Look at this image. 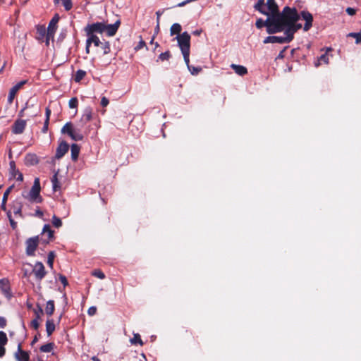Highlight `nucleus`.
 <instances>
[{
	"instance_id": "nucleus-57",
	"label": "nucleus",
	"mask_w": 361,
	"mask_h": 361,
	"mask_svg": "<svg viewBox=\"0 0 361 361\" xmlns=\"http://www.w3.org/2000/svg\"><path fill=\"white\" fill-rule=\"evenodd\" d=\"M45 114H46V119L45 120H49V117H50V115H51V110L49 108L46 109Z\"/></svg>"
},
{
	"instance_id": "nucleus-50",
	"label": "nucleus",
	"mask_w": 361,
	"mask_h": 361,
	"mask_svg": "<svg viewBox=\"0 0 361 361\" xmlns=\"http://www.w3.org/2000/svg\"><path fill=\"white\" fill-rule=\"evenodd\" d=\"M6 325V320L4 317H0V328H4Z\"/></svg>"
},
{
	"instance_id": "nucleus-1",
	"label": "nucleus",
	"mask_w": 361,
	"mask_h": 361,
	"mask_svg": "<svg viewBox=\"0 0 361 361\" xmlns=\"http://www.w3.org/2000/svg\"><path fill=\"white\" fill-rule=\"evenodd\" d=\"M287 16H291V18H289L290 17H284L279 21L283 27L281 32L284 31V36H268L264 39V44H284L289 43L293 40L295 32L302 27L301 24L297 23L300 19V15L296 8H293L290 11V13L287 14Z\"/></svg>"
},
{
	"instance_id": "nucleus-6",
	"label": "nucleus",
	"mask_w": 361,
	"mask_h": 361,
	"mask_svg": "<svg viewBox=\"0 0 361 361\" xmlns=\"http://www.w3.org/2000/svg\"><path fill=\"white\" fill-rule=\"evenodd\" d=\"M82 127L83 126L80 123L78 126L73 127L71 122H68L62 128L61 133L68 134L75 141H80L83 139V135L81 133Z\"/></svg>"
},
{
	"instance_id": "nucleus-2",
	"label": "nucleus",
	"mask_w": 361,
	"mask_h": 361,
	"mask_svg": "<svg viewBox=\"0 0 361 361\" xmlns=\"http://www.w3.org/2000/svg\"><path fill=\"white\" fill-rule=\"evenodd\" d=\"M293 8H290L289 6H286L283 8L281 13H269V15H267V18L266 20H263L262 18L257 19L255 25L259 29L266 27L267 32L269 34L281 32L283 27L279 23V21H281L283 18L288 17L287 14H289L290 11Z\"/></svg>"
},
{
	"instance_id": "nucleus-5",
	"label": "nucleus",
	"mask_w": 361,
	"mask_h": 361,
	"mask_svg": "<svg viewBox=\"0 0 361 361\" xmlns=\"http://www.w3.org/2000/svg\"><path fill=\"white\" fill-rule=\"evenodd\" d=\"M40 189L39 180L35 178L30 190L28 192H23L22 196L30 203H40L42 201Z\"/></svg>"
},
{
	"instance_id": "nucleus-30",
	"label": "nucleus",
	"mask_w": 361,
	"mask_h": 361,
	"mask_svg": "<svg viewBox=\"0 0 361 361\" xmlns=\"http://www.w3.org/2000/svg\"><path fill=\"white\" fill-rule=\"evenodd\" d=\"M322 62H324V63H326V64H327V63H329V56H328V55H327V54H326H326H322V55L319 57V59H318V61H317V62H315V64H314V65H315V66H316V67H318V66L320 65V63H321Z\"/></svg>"
},
{
	"instance_id": "nucleus-17",
	"label": "nucleus",
	"mask_w": 361,
	"mask_h": 361,
	"mask_svg": "<svg viewBox=\"0 0 361 361\" xmlns=\"http://www.w3.org/2000/svg\"><path fill=\"white\" fill-rule=\"evenodd\" d=\"M0 288L4 295L9 298L11 296L8 281L3 279L0 280Z\"/></svg>"
},
{
	"instance_id": "nucleus-40",
	"label": "nucleus",
	"mask_w": 361,
	"mask_h": 361,
	"mask_svg": "<svg viewBox=\"0 0 361 361\" xmlns=\"http://www.w3.org/2000/svg\"><path fill=\"white\" fill-rule=\"evenodd\" d=\"M78 102L76 97H73L69 100L68 106L71 109H74L78 106Z\"/></svg>"
},
{
	"instance_id": "nucleus-62",
	"label": "nucleus",
	"mask_w": 361,
	"mask_h": 361,
	"mask_svg": "<svg viewBox=\"0 0 361 361\" xmlns=\"http://www.w3.org/2000/svg\"><path fill=\"white\" fill-rule=\"evenodd\" d=\"M140 356H141V357L142 358V360H143L144 361H146V360H147V359H146V357H145V354H143V353H142V354H141V355H140Z\"/></svg>"
},
{
	"instance_id": "nucleus-46",
	"label": "nucleus",
	"mask_w": 361,
	"mask_h": 361,
	"mask_svg": "<svg viewBox=\"0 0 361 361\" xmlns=\"http://www.w3.org/2000/svg\"><path fill=\"white\" fill-rule=\"evenodd\" d=\"M59 279L60 281L61 282V283H63V285L64 286H66L68 285V281L65 276L61 274V275H59Z\"/></svg>"
},
{
	"instance_id": "nucleus-51",
	"label": "nucleus",
	"mask_w": 361,
	"mask_h": 361,
	"mask_svg": "<svg viewBox=\"0 0 361 361\" xmlns=\"http://www.w3.org/2000/svg\"><path fill=\"white\" fill-rule=\"evenodd\" d=\"M145 46V42L143 40H140L137 46L135 48V50H139Z\"/></svg>"
},
{
	"instance_id": "nucleus-56",
	"label": "nucleus",
	"mask_w": 361,
	"mask_h": 361,
	"mask_svg": "<svg viewBox=\"0 0 361 361\" xmlns=\"http://www.w3.org/2000/svg\"><path fill=\"white\" fill-rule=\"evenodd\" d=\"M5 348L4 345H0V357H3L5 354Z\"/></svg>"
},
{
	"instance_id": "nucleus-36",
	"label": "nucleus",
	"mask_w": 361,
	"mask_h": 361,
	"mask_svg": "<svg viewBox=\"0 0 361 361\" xmlns=\"http://www.w3.org/2000/svg\"><path fill=\"white\" fill-rule=\"evenodd\" d=\"M8 342V338L5 332L0 331V345H6Z\"/></svg>"
},
{
	"instance_id": "nucleus-4",
	"label": "nucleus",
	"mask_w": 361,
	"mask_h": 361,
	"mask_svg": "<svg viewBox=\"0 0 361 361\" xmlns=\"http://www.w3.org/2000/svg\"><path fill=\"white\" fill-rule=\"evenodd\" d=\"M185 63H190V35L184 32L176 37Z\"/></svg>"
},
{
	"instance_id": "nucleus-38",
	"label": "nucleus",
	"mask_w": 361,
	"mask_h": 361,
	"mask_svg": "<svg viewBox=\"0 0 361 361\" xmlns=\"http://www.w3.org/2000/svg\"><path fill=\"white\" fill-rule=\"evenodd\" d=\"M26 161L30 162L31 164H35L37 163V159L34 154H28L26 157Z\"/></svg>"
},
{
	"instance_id": "nucleus-53",
	"label": "nucleus",
	"mask_w": 361,
	"mask_h": 361,
	"mask_svg": "<svg viewBox=\"0 0 361 361\" xmlns=\"http://www.w3.org/2000/svg\"><path fill=\"white\" fill-rule=\"evenodd\" d=\"M97 312V308L95 307H91L88 309V314L90 315H94Z\"/></svg>"
},
{
	"instance_id": "nucleus-54",
	"label": "nucleus",
	"mask_w": 361,
	"mask_h": 361,
	"mask_svg": "<svg viewBox=\"0 0 361 361\" xmlns=\"http://www.w3.org/2000/svg\"><path fill=\"white\" fill-rule=\"evenodd\" d=\"M6 202L7 201H4V200H2V202H1V208L3 211L6 212L7 213V209H6Z\"/></svg>"
},
{
	"instance_id": "nucleus-41",
	"label": "nucleus",
	"mask_w": 361,
	"mask_h": 361,
	"mask_svg": "<svg viewBox=\"0 0 361 361\" xmlns=\"http://www.w3.org/2000/svg\"><path fill=\"white\" fill-rule=\"evenodd\" d=\"M92 275L100 279H104L105 278L104 274L101 270H99V269L94 270L92 272Z\"/></svg>"
},
{
	"instance_id": "nucleus-10",
	"label": "nucleus",
	"mask_w": 361,
	"mask_h": 361,
	"mask_svg": "<svg viewBox=\"0 0 361 361\" xmlns=\"http://www.w3.org/2000/svg\"><path fill=\"white\" fill-rule=\"evenodd\" d=\"M27 82V80H22L16 84L12 88H11L8 95V103L12 104L17 92Z\"/></svg>"
},
{
	"instance_id": "nucleus-34",
	"label": "nucleus",
	"mask_w": 361,
	"mask_h": 361,
	"mask_svg": "<svg viewBox=\"0 0 361 361\" xmlns=\"http://www.w3.org/2000/svg\"><path fill=\"white\" fill-rule=\"evenodd\" d=\"M54 257H55L54 252H50L49 253L48 257H47V264H48L49 267L51 269L53 268Z\"/></svg>"
},
{
	"instance_id": "nucleus-28",
	"label": "nucleus",
	"mask_w": 361,
	"mask_h": 361,
	"mask_svg": "<svg viewBox=\"0 0 361 361\" xmlns=\"http://www.w3.org/2000/svg\"><path fill=\"white\" fill-rule=\"evenodd\" d=\"M86 75V72L85 71H82V70H78L76 71L75 73V81L78 82H80L81 80L83 79V78Z\"/></svg>"
},
{
	"instance_id": "nucleus-19",
	"label": "nucleus",
	"mask_w": 361,
	"mask_h": 361,
	"mask_svg": "<svg viewBox=\"0 0 361 361\" xmlns=\"http://www.w3.org/2000/svg\"><path fill=\"white\" fill-rule=\"evenodd\" d=\"M231 68L239 75H244L247 73V68L241 65L231 64Z\"/></svg>"
},
{
	"instance_id": "nucleus-13",
	"label": "nucleus",
	"mask_w": 361,
	"mask_h": 361,
	"mask_svg": "<svg viewBox=\"0 0 361 361\" xmlns=\"http://www.w3.org/2000/svg\"><path fill=\"white\" fill-rule=\"evenodd\" d=\"M26 126V121L22 119L16 120L13 126H12V132L14 134H21L23 133Z\"/></svg>"
},
{
	"instance_id": "nucleus-7",
	"label": "nucleus",
	"mask_w": 361,
	"mask_h": 361,
	"mask_svg": "<svg viewBox=\"0 0 361 361\" xmlns=\"http://www.w3.org/2000/svg\"><path fill=\"white\" fill-rule=\"evenodd\" d=\"M59 20V16L58 14H56L51 21L49 23L48 27H47V45H49V39H53L55 32L57 29V23Z\"/></svg>"
},
{
	"instance_id": "nucleus-44",
	"label": "nucleus",
	"mask_w": 361,
	"mask_h": 361,
	"mask_svg": "<svg viewBox=\"0 0 361 361\" xmlns=\"http://www.w3.org/2000/svg\"><path fill=\"white\" fill-rule=\"evenodd\" d=\"M349 36L355 37L356 39L357 44L361 42V35L360 33L352 32L349 34Z\"/></svg>"
},
{
	"instance_id": "nucleus-37",
	"label": "nucleus",
	"mask_w": 361,
	"mask_h": 361,
	"mask_svg": "<svg viewBox=\"0 0 361 361\" xmlns=\"http://www.w3.org/2000/svg\"><path fill=\"white\" fill-rule=\"evenodd\" d=\"M52 224L56 228H59L61 226L62 222H61V220L59 217L54 215L52 217Z\"/></svg>"
},
{
	"instance_id": "nucleus-25",
	"label": "nucleus",
	"mask_w": 361,
	"mask_h": 361,
	"mask_svg": "<svg viewBox=\"0 0 361 361\" xmlns=\"http://www.w3.org/2000/svg\"><path fill=\"white\" fill-rule=\"evenodd\" d=\"M182 27L181 25L179 23H174L171 25L170 28V33L171 35H180V32H181Z\"/></svg>"
},
{
	"instance_id": "nucleus-63",
	"label": "nucleus",
	"mask_w": 361,
	"mask_h": 361,
	"mask_svg": "<svg viewBox=\"0 0 361 361\" xmlns=\"http://www.w3.org/2000/svg\"><path fill=\"white\" fill-rule=\"evenodd\" d=\"M93 361H99V360L97 357H92Z\"/></svg>"
},
{
	"instance_id": "nucleus-16",
	"label": "nucleus",
	"mask_w": 361,
	"mask_h": 361,
	"mask_svg": "<svg viewBox=\"0 0 361 361\" xmlns=\"http://www.w3.org/2000/svg\"><path fill=\"white\" fill-rule=\"evenodd\" d=\"M10 173L11 176L18 181L23 180V176L21 172L16 167V164L13 161H11L10 164Z\"/></svg>"
},
{
	"instance_id": "nucleus-55",
	"label": "nucleus",
	"mask_w": 361,
	"mask_h": 361,
	"mask_svg": "<svg viewBox=\"0 0 361 361\" xmlns=\"http://www.w3.org/2000/svg\"><path fill=\"white\" fill-rule=\"evenodd\" d=\"M35 216L38 217H42L43 216V212L39 209V208L37 207V209L35 211Z\"/></svg>"
},
{
	"instance_id": "nucleus-49",
	"label": "nucleus",
	"mask_w": 361,
	"mask_h": 361,
	"mask_svg": "<svg viewBox=\"0 0 361 361\" xmlns=\"http://www.w3.org/2000/svg\"><path fill=\"white\" fill-rule=\"evenodd\" d=\"M49 120H45V121H44V126H43V128H42V132L43 133H46L47 132V130H48V126H49Z\"/></svg>"
},
{
	"instance_id": "nucleus-29",
	"label": "nucleus",
	"mask_w": 361,
	"mask_h": 361,
	"mask_svg": "<svg viewBox=\"0 0 361 361\" xmlns=\"http://www.w3.org/2000/svg\"><path fill=\"white\" fill-rule=\"evenodd\" d=\"M186 65H187V67H188L189 71L193 75H197L202 71V68L201 67L192 66L190 65L189 63H186Z\"/></svg>"
},
{
	"instance_id": "nucleus-9",
	"label": "nucleus",
	"mask_w": 361,
	"mask_h": 361,
	"mask_svg": "<svg viewBox=\"0 0 361 361\" xmlns=\"http://www.w3.org/2000/svg\"><path fill=\"white\" fill-rule=\"evenodd\" d=\"M32 272L36 279L38 281H41L47 274L44 264L40 262L35 263L32 269Z\"/></svg>"
},
{
	"instance_id": "nucleus-12",
	"label": "nucleus",
	"mask_w": 361,
	"mask_h": 361,
	"mask_svg": "<svg viewBox=\"0 0 361 361\" xmlns=\"http://www.w3.org/2000/svg\"><path fill=\"white\" fill-rule=\"evenodd\" d=\"M300 16H301L302 18L304 20H305V23L303 27V29L305 31H308L312 25V21H313L312 15L307 11H302L300 13Z\"/></svg>"
},
{
	"instance_id": "nucleus-52",
	"label": "nucleus",
	"mask_w": 361,
	"mask_h": 361,
	"mask_svg": "<svg viewBox=\"0 0 361 361\" xmlns=\"http://www.w3.org/2000/svg\"><path fill=\"white\" fill-rule=\"evenodd\" d=\"M346 13L350 16H353L355 14V10L353 8L348 7L346 8Z\"/></svg>"
},
{
	"instance_id": "nucleus-24",
	"label": "nucleus",
	"mask_w": 361,
	"mask_h": 361,
	"mask_svg": "<svg viewBox=\"0 0 361 361\" xmlns=\"http://www.w3.org/2000/svg\"><path fill=\"white\" fill-rule=\"evenodd\" d=\"M42 234L47 235V240H46L47 243H48L49 240L53 238V231H51L49 225L46 224L44 226Z\"/></svg>"
},
{
	"instance_id": "nucleus-59",
	"label": "nucleus",
	"mask_w": 361,
	"mask_h": 361,
	"mask_svg": "<svg viewBox=\"0 0 361 361\" xmlns=\"http://www.w3.org/2000/svg\"><path fill=\"white\" fill-rule=\"evenodd\" d=\"M202 30L201 29L200 30H196L195 31L192 32V34L195 36H199L201 35Z\"/></svg>"
},
{
	"instance_id": "nucleus-22",
	"label": "nucleus",
	"mask_w": 361,
	"mask_h": 361,
	"mask_svg": "<svg viewBox=\"0 0 361 361\" xmlns=\"http://www.w3.org/2000/svg\"><path fill=\"white\" fill-rule=\"evenodd\" d=\"M54 301L52 300L47 301L45 308L46 314L49 316H51L54 312Z\"/></svg>"
},
{
	"instance_id": "nucleus-42",
	"label": "nucleus",
	"mask_w": 361,
	"mask_h": 361,
	"mask_svg": "<svg viewBox=\"0 0 361 361\" xmlns=\"http://www.w3.org/2000/svg\"><path fill=\"white\" fill-rule=\"evenodd\" d=\"M170 56H171V54H170L169 51H166L159 54V59L161 61H165V60H168L170 58Z\"/></svg>"
},
{
	"instance_id": "nucleus-47",
	"label": "nucleus",
	"mask_w": 361,
	"mask_h": 361,
	"mask_svg": "<svg viewBox=\"0 0 361 361\" xmlns=\"http://www.w3.org/2000/svg\"><path fill=\"white\" fill-rule=\"evenodd\" d=\"M39 319H34L32 322H31V326L35 329H37L39 328Z\"/></svg>"
},
{
	"instance_id": "nucleus-18",
	"label": "nucleus",
	"mask_w": 361,
	"mask_h": 361,
	"mask_svg": "<svg viewBox=\"0 0 361 361\" xmlns=\"http://www.w3.org/2000/svg\"><path fill=\"white\" fill-rule=\"evenodd\" d=\"M92 117V111L90 107H87L85 109L84 113L81 117L80 123L84 126V124L89 122Z\"/></svg>"
},
{
	"instance_id": "nucleus-39",
	"label": "nucleus",
	"mask_w": 361,
	"mask_h": 361,
	"mask_svg": "<svg viewBox=\"0 0 361 361\" xmlns=\"http://www.w3.org/2000/svg\"><path fill=\"white\" fill-rule=\"evenodd\" d=\"M7 217L9 219L11 226L15 229L17 227V223L12 218L11 211H7Z\"/></svg>"
},
{
	"instance_id": "nucleus-8",
	"label": "nucleus",
	"mask_w": 361,
	"mask_h": 361,
	"mask_svg": "<svg viewBox=\"0 0 361 361\" xmlns=\"http://www.w3.org/2000/svg\"><path fill=\"white\" fill-rule=\"evenodd\" d=\"M39 237L35 236L28 238L26 242V254L28 256H34L35 250L38 246Z\"/></svg>"
},
{
	"instance_id": "nucleus-27",
	"label": "nucleus",
	"mask_w": 361,
	"mask_h": 361,
	"mask_svg": "<svg viewBox=\"0 0 361 361\" xmlns=\"http://www.w3.org/2000/svg\"><path fill=\"white\" fill-rule=\"evenodd\" d=\"M54 344L49 343L40 347V350L43 353H50L54 349Z\"/></svg>"
},
{
	"instance_id": "nucleus-45",
	"label": "nucleus",
	"mask_w": 361,
	"mask_h": 361,
	"mask_svg": "<svg viewBox=\"0 0 361 361\" xmlns=\"http://www.w3.org/2000/svg\"><path fill=\"white\" fill-rule=\"evenodd\" d=\"M12 189H13V186H10L9 188H8L6 189V190L4 192L2 200H4V201H7L8 197L9 194L11 193Z\"/></svg>"
},
{
	"instance_id": "nucleus-48",
	"label": "nucleus",
	"mask_w": 361,
	"mask_h": 361,
	"mask_svg": "<svg viewBox=\"0 0 361 361\" xmlns=\"http://www.w3.org/2000/svg\"><path fill=\"white\" fill-rule=\"evenodd\" d=\"M109 103V99L105 97H103L101 99V105L104 107H106Z\"/></svg>"
},
{
	"instance_id": "nucleus-60",
	"label": "nucleus",
	"mask_w": 361,
	"mask_h": 361,
	"mask_svg": "<svg viewBox=\"0 0 361 361\" xmlns=\"http://www.w3.org/2000/svg\"><path fill=\"white\" fill-rule=\"evenodd\" d=\"M90 44H86V48H85V50H86V52L87 53H89L90 52Z\"/></svg>"
},
{
	"instance_id": "nucleus-31",
	"label": "nucleus",
	"mask_w": 361,
	"mask_h": 361,
	"mask_svg": "<svg viewBox=\"0 0 361 361\" xmlns=\"http://www.w3.org/2000/svg\"><path fill=\"white\" fill-rule=\"evenodd\" d=\"M130 343L132 344H139L140 345H143V342L140 338V336L138 334H135L133 338L130 339Z\"/></svg>"
},
{
	"instance_id": "nucleus-11",
	"label": "nucleus",
	"mask_w": 361,
	"mask_h": 361,
	"mask_svg": "<svg viewBox=\"0 0 361 361\" xmlns=\"http://www.w3.org/2000/svg\"><path fill=\"white\" fill-rule=\"evenodd\" d=\"M23 203L21 202L20 198H16L13 200L11 204V209L13 210V214L16 216H18L21 218L23 217L22 210H23Z\"/></svg>"
},
{
	"instance_id": "nucleus-3",
	"label": "nucleus",
	"mask_w": 361,
	"mask_h": 361,
	"mask_svg": "<svg viewBox=\"0 0 361 361\" xmlns=\"http://www.w3.org/2000/svg\"><path fill=\"white\" fill-rule=\"evenodd\" d=\"M121 24L120 20H116L113 24H106L104 22H97L88 24L84 29L86 35H96V33H106V35L114 36Z\"/></svg>"
},
{
	"instance_id": "nucleus-43",
	"label": "nucleus",
	"mask_w": 361,
	"mask_h": 361,
	"mask_svg": "<svg viewBox=\"0 0 361 361\" xmlns=\"http://www.w3.org/2000/svg\"><path fill=\"white\" fill-rule=\"evenodd\" d=\"M34 312L35 314V319H39L41 315L43 314V310L40 307H38L37 309L34 310Z\"/></svg>"
},
{
	"instance_id": "nucleus-26",
	"label": "nucleus",
	"mask_w": 361,
	"mask_h": 361,
	"mask_svg": "<svg viewBox=\"0 0 361 361\" xmlns=\"http://www.w3.org/2000/svg\"><path fill=\"white\" fill-rule=\"evenodd\" d=\"M100 47L104 55L109 54L111 51L109 42L106 40L102 41Z\"/></svg>"
},
{
	"instance_id": "nucleus-32",
	"label": "nucleus",
	"mask_w": 361,
	"mask_h": 361,
	"mask_svg": "<svg viewBox=\"0 0 361 361\" xmlns=\"http://www.w3.org/2000/svg\"><path fill=\"white\" fill-rule=\"evenodd\" d=\"M37 33L39 35L38 39H41L45 36L47 37V30L43 27H37Z\"/></svg>"
},
{
	"instance_id": "nucleus-14",
	"label": "nucleus",
	"mask_w": 361,
	"mask_h": 361,
	"mask_svg": "<svg viewBox=\"0 0 361 361\" xmlns=\"http://www.w3.org/2000/svg\"><path fill=\"white\" fill-rule=\"evenodd\" d=\"M15 357L18 361H29L30 360L29 353L22 350L21 343H19L18 345V350L15 353Z\"/></svg>"
},
{
	"instance_id": "nucleus-21",
	"label": "nucleus",
	"mask_w": 361,
	"mask_h": 361,
	"mask_svg": "<svg viewBox=\"0 0 361 361\" xmlns=\"http://www.w3.org/2000/svg\"><path fill=\"white\" fill-rule=\"evenodd\" d=\"M71 159L73 161H76L78 159L79 153H80V147L77 144H73L71 146Z\"/></svg>"
},
{
	"instance_id": "nucleus-15",
	"label": "nucleus",
	"mask_w": 361,
	"mask_h": 361,
	"mask_svg": "<svg viewBox=\"0 0 361 361\" xmlns=\"http://www.w3.org/2000/svg\"><path fill=\"white\" fill-rule=\"evenodd\" d=\"M69 145L65 141L61 142L56 149V158L59 159L68 152Z\"/></svg>"
},
{
	"instance_id": "nucleus-20",
	"label": "nucleus",
	"mask_w": 361,
	"mask_h": 361,
	"mask_svg": "<svg viewBox=\"0 0 361 361\" xmlns=\"http://www.w3.org/2000/svg\"><path fill=\"white\" fill-rule=\"evenodd\" d=\"M86 44H94L95 47H99L102 41L97 35H87Z\"/></svg>"
},
{
	"instance_id": "nucleus-61",
	"label": "nucleus",
	"mask_w": 361,
	"mask_h": 361,
	"mask_svg": "<svg viewBox=\"0 0 361 361\" xmlns=\"http://www.w3.org/2000/svg\"><path fill=\"white\" fill-rule=\"evenodd\" d=\"M159 30V23H157V26H156V33H158Z\"/></svg>"
},
{
	"instance_id": "nucleus-35",
	"label": "nucleus",
	"mask_w": 361,
	"mask_h": 361,
	"mask_svg": "<svg viewBox=\"0 0 361 361\" xmlns=\"http://www.w3.org/2000/svg\"><path fill=\"white\" fill-rule=\"evenodd\" d=\"M60 2H61L66 11H69L72 8L73 4L71 0H60Z\"/></svg>"
},
{
	"instance_id": "nucleus-58",
	"label": "nucleus",
	"mask_w": 361,
	"mask_h": 361,
	"mask_svg": "<svg viewBox=\"0 0 361 361\" xmlns=\"http://www.w3.org/2000/svg\"><path fill=\"white\" fill-rule=\"evenodd\" d=\"M161 14H162V12H161L160 11H158L156 13V15H157V23H159L160 17H161Z\"/></svg>"
},
{
	"instance_id": "nucleus-33",
	"label": "nucleus",
	"mask_w": 361,
	"mask_h": 361,
	"mask_svg": "<svg viewBox=\"0 0 361 361\" xmlns=\"http://www.w3.org/2000/svg\"><path fill=\"white\" fill-rule=\"evenodd\" d=\"M51 183H52L53 190L54 191H56L60 188L59 183L58 179H57V175L56 174L53 176V177L51 178Z\"/></svg>"
},
{
	"instance_id": "nucleus-64",
	"label": "nucleus",
	"mask_w": 361,
	"mask_h": 361,
	"mask_svg": "<svg viewBox=\"0 0 361 361\" xmlns=\"http://www.w3.org/2000/svg\"><path fill=\"white\" fill-rule=\"evenodd\" d=\"M54 3L55 4H59L60 3V0H54Z\"/></svg>"
},
{
	"instance_id": "nucleus-23",
	"label": "nucleus",
	"mask_w": 361,
	"mask_h": 361,
	"mask_svg": "<svg viewBox=\"0 0 361 361\" xmlns=\"http://www.w3.org/2000/svg\"><path fill=\"white\" fill-rule=\"evenodd\" d=\"M55 330V324L52 319H48L46 322V331L48 336H51Z\"/></svg>"
}]
</instances>
